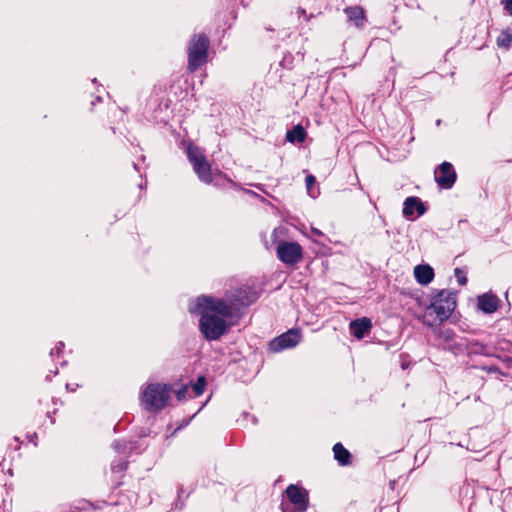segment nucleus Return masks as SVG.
Masks as SVG:
<instances>
[{
  "label": "nucleus",
  "instance_id": "nucleus-21",
  "mask_svg": "<svg viewBox=\"0 0 512 512\" xmlns=\"http://www.w3.org/2000/svg\"><path fill=\"white\" fill-rule=\"evenodd\" d=\"M504 9L512 16V0H504Z\"/></svg>",
  "mask_w": 512,
  "mask_h": 512
},
{
  "label": "nucleus",
  "instance_id": "nucleus-13",
  "mask_svg": "<svg viewBox=\"0 0 512 512\" xmlns=\"http://www.w3.org/2000/svg\"><path fill=\"white\" fill-rule=\"evenodd\" d=\"M350 22L357 28H362L365 24V12L360 6L347 7L344 10Z\"/></svg>",
  "mask_w": 512,
  "mask_h": 512
},
{
  "label": "nucleus",
  "instance_id": "nucleus-12",
  "mask_svg": "<svg viewBox=\"0 0 512 512\" xmlns=\"http://www.w3.org/2000/svg\"><path fill=\"white\" fill-rule=\"evenodd\" d=\"M371 327V320L366 317L353 320L350 323V331L357 339H362L370 331Z\"/></svg>",
  "mask_w": 512,
  "mask_h": 512
},
{
  "label": "nucleus",
  "instance_id": "nucleus-3",
  "mask_svg": "<svg viewBox=\"0 0 512 512\" xmlns=\"http://www.w3.org/2000/svg\"><path fill=\"white\" fill-rule=\"evenodd\" d=\"M171 398V388L166 384L151 383L141 393V404L147 411L164 409Z\"/></svg>",
  "mask_w": 512,
  "mask_h": 512
},
{
  "label": "nucleus",
  "instance_id": "nucleus-7",
  "mask_svg": "<svg viewBox=\"0 0 512 512\" xmlns=\"http://www.w3.org/2000/svg\"><path fill=\"white\" fill-rule=\"evenodd\" d=\"M277 256L283 263L293 265L302 259V248L296 242L282 241L277 246Z\"/></svg>",
  "mask_w": 512,
  "mask_h": 512
},
{
  "label": "nucleus",
  "instance_id": "nucleus-19",
  "mask_svg": "<svg viewBox=\"0 0 512 512\" xmlns=\"http://www.w3.org/2000/svg\"><path fill=\"white\" fill-rule=\"evenodd\" d=\"M455 277L460 285H465L467 283V277L464 272L460 268H456L454 271Z\"/></svg>",
  "mask_w": 512,
  "mask_h": 512
},
{
  "label": "nucleus",
  "instance_id": "nucleus-18",
  "mask_svg": "<svg viewBox=\"0 0 512 512\" xmlns=\"http://www.w3.org/2000/svg\"><path fill=\"white\" fill-rule=\"evenodd\" d=\"M206 380L204 377H199L197 382L193 385V390L196 396H200L205 389Z\"/></svg>",
  "mask_w": 512,
  "mask_h": 512
},
{
  "label": "nucleus",
  "instance_id": "nucleus-24",
  "mask_svg": "<svg viewBox=\"0 0 512 512\" xmlns=\"http://www.w3.org/2000/svg\"><path fill=\"white\" fill-rule=\"evenodd\" d=\"M297 14L299 17L306 16V11L303 8H298Z\"/></svg>",
  "mask_w": 512,
  "mask_h": 512
},
{
  "label": "nucleus",
  "instance_id": "nucleus-16",
  "mask_svg": "<svg viewBox=\"0 0 512 512\" xmlns=\"http://www.w3.org/2000/svg\"><path fill=\"white\" fill-rule=\"evenodd\" d=\"M333 452L335 459L340 465L344 466L349 463L350 453L341 443H336L334 445Z\"/></svg>",
  "mask_w": 512,
  "mask_h": 512
},
{
  "label": "nucleus",
  "instance_id": "nucleus-20",
  "mask_svg": "<svg viewBox=\"0 0 512 512\" xmlns=\"http://www.w3.org/2000/svg\"><path fill=\"white\" fill-rule=\"evenodd\" d=\"M306 181V187L308 190L311 189V187L314 185L315 183V177L313 175H308L305 179Z\"/></svg>",
  "mask_w": 512,
  "mask_h": 512
},
{
  "label": "nucleus",
  "instance_id": "nucleus-6",
  "mask_svg": "<svg viewBox=\"0 0 512 512\" xmlns=\"http://www.w3.org/2000/svg\"><path fill=\"white\" fill-rule=\"evenodd\" d=\"M285 493L293 508L290 509L285 504H282L283 512H305L307 510L309 497L305 489L291 484L286 488Z\"/></svg>",
  "mask_w": 512,
  "mask_h": 512
},
{
  "label": "nucleus",
  "instance_id": "nucleus-15",
  "mask_svg": "<svg viewBox=\"0 0 512 512\" xmlns=\"http://www.w3.org/2000/svg\"><path fill=\"white\" fill-rule=\"evenodd\" d=\"M306 138V131L301 125H296L293 129L287 131L286 139L291 143H302Z\"/></svg>",
  "mask_w": 512,
  "mask_h": 512
},
{
  "label": "nucleus",
  "instance_id": "nucleus-25",
  "mask_svg": "<svg viewBox=\"0 0 512 512\" xmlns=\"http://www.w3.org/2000/svg\"><path fill=\"white\" fill-rule=\"evenodd\" d=\"M313 232H314L315 234H317V235H320V234H321V232H320V231H318L317 229H313Z\"/></svg>",
  "mask_w": 512,
  "mask_h": 512
},
{
  "label": "nucleus",
  "instance_id": "nucleus-9",
  "mask_svg": "<svg viewBox=\"0 0 512 512\" xmlns=\"http://www.w3.org/2000/svg\"><path fill=\"white\" fill-rule=\"evenodd\" d=\"M300 341V334L297 330L291 329L286 333L276 337L271 343V349L273 351H281L296 346Z\"/></svg>",
  "mask_w": 512,
  "mask_h": 512
},
{
  "label": "nucleus",
  "instance_id": "nucleus-22",
  "mask_svg": "<svg viewBox=\"0 0 512 512\" xmlns=\"http://www.w3.org/2000/svg\"><path fill=\"white\" fill-rule=\"evenodd\" d=\"M186 392H187L186 387H183L180 390H178L176 392V396H177L178 400H182L185 397Z\"/></svg>",
  "mask_w": 512,
  "mask_h": 512
},
{
  "label": "nucleus",
  "instance_id": "nucleus-23",
  "mask_svg": "<svg viewBox=\"0 0 512 512\" xmlns=\"http://www.w3.org/2000/svg\"><path fill=\"white\" fill-rule=\"evenodd\" d=\"M126 468V464L122 463V464H117V465H112V470L113 471H120V470H123Z\"/></svg>",
  "mask_w": 512,
  "mask_h": 512
},
{
  "label": "nucleus",
  "instance_id": "nucleus-8",
  "mask_svg": "<svg viewBox=\"0 0 512 512\" xmlns=\"http://www.w3.org/2000/svg\"><path fill=\"white\" fill-rule=\"evenodd\" d=\"M435 181L437 184L445 189H449L456 181V173L451 163L443 162L435 170Z\"/></svg>",
  "mask_w": 512,
  "mask_h": 512
},
{
  "label": "nucleus",
  "instance_id": "nucleus-2",
  "mask_svg": "<svg viewBox=\"0 0 512 512\" xmlns=\"http://www.w3.org/2000/svg\"><path fill=\"white\" fill-rule=\"evenodd\" d=\"M455 307V295L451 291L442 290L433 297L430 305L426 307L422 322L427 326H432L434 321L431 320V317L435 314L434 320L442 323L450 317Z\"/></svg>",
  "mask_w": 512,
  "mask_h": 512
},
{
  "label": "nucleus",
  "instance_id": "nucleus-10",
  "mask_svg": "<svg viewBox=\"0 0 512 512\" xmlns=\"http://www.w3.org/2000/svg\"><path fill=\"white\" fill-rule=\"evenodd\" d=\"M417 212L418 216L423 215L426 212V207L418 197H408L403 203V216L406 218H412L414 212Z\"/></svg>",
  "mask_w": 512,
  "mask_h": 512
},
{
  "label": "nucleus",
  "instance_id": "nucleus-5",
  "mask_svg": "<svg viewBox=\"0 0 512 512\" xmlns=\"http://www.w3.org/2000/svg\"><path fill=\"white\" fill-rule=\"evenodd\" d=\"M187 156L189 161L192 163L194 172L197 174L198 178L206 184L211 183V165L200 152L199 148L194 145H189L187 148Z\"/></svg>",
  "mask_w": 512,
  "mask_h": 512
},
{
  "label": "nucleus",
  "instance_id": "nucleus-4",
  "mask_svg": "<svg viewBox=\"0 0 512 512\" xmlns=\"http://www.w3.org/2000/svg\"><path fill=\"white\" fill-rule=\"evenodd\" d=\"M209 41L204 34L194 36L188 48V69L196 71L206 62Z\"/></svg>",
  "mask_w": 512,
  "mask_h": 512
},
{
  "label": "nucleus",
  "instance_id": "nucleus-17",
  "mask_svg": "<svg viewBox=\"0 0 512 512\" xmlns=\"http://www.w3.org/2000/svg\"><path fill=\"white\" fill-rule=\"evenodd\" d=\"M498 47L508 49L512 44V33L510 30L502 31L496 39Z\"/></svg>",
  "mask_w": 512,
  "mask_h": 512
},
{
  "label": "nucleus",
  "instance_id": "nucleus-1",
  "mask_svg": "<svg viewBox=\"0 0 512 512\" xmlns=\"http://www.w3.org/2000/svg\"><path fill=\"white\" fill-rule=\"evenodd\" d=\"M189 310L200 314L199 328L203 336L209 340H218L224 335L236 313V304L230 299H220L211 296H200Z\"/></svg>",
  "mask_w": 512,
  "mask_h": 512
},
{
  "label": "nucleus",
  "instance_id": "nucleus-14",
  "mask_svg": "<svg viewBox=\"0 0 512 512\" xmlns=\"http://www.w3.org/2000/svg\"><path fill=\"white\" fill-rule=\"evenodd\" d=\"M414 276L418 283L429 284L434 278V271L429 265H417L414 268Z\"/></svg>",
  "mask_w": 512,
  "mask_h": 512
},
{
  "label": "nucleus",
  "instance_id": "nucleus-11",
  "mask_svg": "<svg viewBox=\"0 0 512 512\" xmlns=\"http://www.w3.org/2000/svg\"><path fill=\"white\" fill-rule=\"evenodd\" d=\"M499 299L491 293H484L477 298V307L484 313L490 314L497 310Z\"/></svg>",
  "mask_w": 512,
  "mask_h": 512
}]
</instances>
